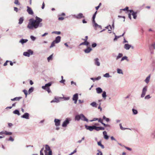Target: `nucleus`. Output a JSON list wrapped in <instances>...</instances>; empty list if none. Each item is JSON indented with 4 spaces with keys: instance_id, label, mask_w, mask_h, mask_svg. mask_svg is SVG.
Returning a JSON list of instances; mask_svg holds the SVG:
<instances>
[{
    "instance_id": "nucleus-1",
    "label": "nucleus",
    "mask_w": 155,
    "mask_h": 155,
    "mask_svg": "<svg viewBox=\"0 0 155 155\" xmlns=\"http://www.w3.org/2000/svg\"><path fill=\"white\" fill-rule=\"evenodd\" d=\"M35 20L33 18H31L29 20V22L27 25V28L31 29L36 28L39 26L40 22L42 21V19L36 16Z\"/></svg>"
},
{
    "instance_id": "nucleus-2",
    "label": "nucleus",
    "mask_w": 155,
    "mask_h": 155,
    "mask_svg": "<svg viewBox=\"0 0 155 155\" xmlns=\"http://www.w3.org/2000/svg\"><path fill=\"white\" fill-rule=\"evenodd\" d=\"M45 155H52V151L48 145H45V150L44 151Z\"/></svg>"
},
{
    "instance_id": "nucleus-3",
    "label": "nucleus",
    "mask_w": 155,
    "mask_h": 155,
    "mask_svg": "<svg viewBox=\"0 0 155 155\" xmlns=\"http://www.w3.org/2000/svg\"><path fill=\"white\" fill-rule=\"evenodd\" d=\"M51 84L52 83L49 82L45 84V86H42V88L43 89L45 90L48 93H49L51 92L49 87L51 85Z\"/></svg>"
},
{
    "instance_id": "nucleus-4",
    "label": "nucleus",
    "mask_w": 155,
    "mask_h": 155,
    "mask_svg": "<svg viewBox=\"0 0 155 155\" xmlns=\"http://www.w3.org/2000/svg\"><path fill=\"white\" fill-rule=\"evenodd\" d=\"M33 54V51L31 50H29L28 52H25L23 53V55L25 56L29 57L30 55H32Z\"/></svg>"
},
{
    "instance_id": "nucleus-5",
    "label": "nucleus",
    "mask_w": 155,
    "mask_h": 155,
    "mask_svg": "<svg viewBox=\"0 0 155 155\" xmlns=\"http://www.w3.org/2000/svg\"><path fill=\"white\" fill-rule=\"evenodd\" d=\"M97 11H96L95 12V13L94 14L93 17H92V22H93V24H94L95 27H97L98 26V24H97L95 22V18L96 17V14L97 13Z\"/></svg>"
},
{
    "instance_id": "nucleus-6",
    "label": "nucleus",
    "mask_w": 155,
    "mask_h": 155,
    "mask_svg": "<svg viewBox=\"0 0 155 155\" xmlns=\"http://www.w3.org/2000/svg\"><path fill=\"white\" fill-rule=\"evenodd\" d=\"M147 86H145L143 88L142 93L141 94V97H144L146 94V92L147 91Z\"/></svg>"
},
{
    "instance_id": "nucleus-7",
    "label": "nucleus",
    "mask_w": 155,
    "mask_h": 155,
    "mask_svg": "<svg viewBox=\"0 0 155 155\" xmlns=\"http://www.w3.org/2000/svg\"><path fill=\"white\" fill-rule=\"evenodd\" d=\"M73 100L74 101V103L76 104L77 103V100L78 99V94H74L73 97Z\"/></svg>"
},
{
    "instance_id": "nucleus-8",
    "label": "nucleus",
    "mask_w": 155,
    "mask_h": 155,
    "mask_svg": "<svg viewBox=\"0 0 155 155\" xmlns=\"http://www.w3.org/2000/svg\"><path fill=\"white\" fill-rule=\"evenodd\" d=\"M27 11L28 13L30 15H32L34 13L31 8L28 6H27Z\"/></svg>"
},
{
    "instance_id": "nucleus-9",
    "label": "nucleus",
    "mask_w": 155,
    "mask_h": 155,
    "mask_svg": "<svg viewBox=\"0 0 155 155\" xmlns=\"http://www.w3.org/2000/svg\"><path fill=\"white\" fill-rule=\"evenodd\" d=\"M3 134H5L6 135H11L12 134V133L11 132H8L6 131H4L0 132V135H2Z\"/></svg>"
},
{
    "instance_id": "nucleus-10",
    "label": "nucleus",
    "mask_w": 155,
    "mask_h": 155,
    "mask_svg": "<svg viewBox=\"0 0 155 155\" xmlns=\"http://www.w3.org/2000/svg\"><path fill=\"white\" fill-rule=\"evenodd\" d=\"M69 123V121L68 118H67L66 120L63 123L62 126L63 127H66L67 125Z\"/></svg>"
},
{
    "instance_id": "nucleus-11",
    "label": "nucleus",
    "mask_w": 155,
    "mask_h": 155,
    "mask_svg": "<svg viewBox=\"0 0 155 155\" xmlns=\"http://www.w3.org/2000/svg\"><path fill=\"white\" fill-rule=\"evenodd\" d=\"M75 17L77 19H81L84 18V17L83 16V14L81 13H79L77 15L75 16Z\"/></svg>"
},
{
    "instance_id": "nucleus-12",
    "label": "nucleus",
    "mask_w": 155,
    "mask_h": 155,
    "mask_svg": "<svg viewBox=\"0 0 155 155\" xmlns=\"http://www.w3.org/2000/svg\"><path fill=\"white\" fill-rule=\"evenodd\" d=\"M130 13L133 16V18L134 19H136L137 17V13L134 12L133 10H130L129 11Z\"/></svg>"
},
{
    "instance_id": "nucleus-13",
    "label": "nucleus",
    "mask_w": 155,
    "mask_h": 155,
    "mask_svg": "<svg viewBox=\"0 0 155 155\" xmlns=\"http://www.w3.org/2000/svg\"><path fill=\"white\" fill-rule=\"evenodd\" d=\"M22 118L28 119L29 118V114L27 113H25L21 117Z\"/></svg>"
},
{
    "instance_id": "nucleus-14",
    "label": "nucleus",
    "mask_w": 155,
    "mask_h": 155,
    "mask_svg": "<svg viewBox=\"0 0 155 155\" xmlns=\"http://www.w3.org/2000/svg\"><path fill=\"white\" fill-rule=\"evenodd\" d=\"M55 124L56 126H58L60 125V120L58 119H55L54 120Z\"/></svg>"
},
{
    "instance_id": "nucleus-15",
    "label": "nucleus",
    "mask_w": 155,
    "mask_h": 155,
    "mask_svg": "<svg viewBox=\"0 0 155 155\" xmlns=\"http://www.w3.org/2000/svg\"><path fill=\"white\" fill-rule=\"evenodd\" d=\"M61 38V37L60 36H58L55 39V40H54V41L56 43H58L60 42Z\"/></svg>"
},
{
    "instance_id": "nucleus-16",
    "label": "nucleus",
    "mask_w": 155,
    "mask_h": 155,
    "mask_svg": "<svg viewBox=\"0 0 155 155\" xmlns=\"http://www.w3.org/2000/svg\"><path fill=\"white\" fill-rule=\"evenodd\" d=\"M87 129L89 130L90 131H92L94 129V126H86Z\"/></svg>"
},
{
    "instance_id": "nucleus-17",
    "label": "nucleus",
    "mask_w": 155,
    "mask_h": 155,
    "mask_svg": "<svg viewBox=\"0 0 155 155\" xmlns=\"http://www.w3.org/2000/svg\"><path fill=\"white\" fill-rule=\"evenodd\" d=\"M98 61L99 59L98 58H96L94 59L95 64L97 66H99L100 65V63Z\"/></svg>"
},
{
    "instance_id": "nucleus-18",
    "label": "nucleus",
    "mask_w": 155,
    "mask_h": 155,
    "mask_svg": "<svg viewBox=\"0 0 155 155\" xmlns=\"http://www.w3.org/2000/svg\"><path fill=\"white\" fill-rule=\"evenodd\" d=\"M131 47V46L128 44H125L124 45V48L126 50H129Z\"/></svg>"
},
{
    "instance_id": "nucleus-19",
    "label": "nucleus",
    "mask_w": 155,
    "mask_h": 155,
    "mask_svg": "<svg viewBox=\"0 0 155 155\" xmlns=\"http://www.w3.org/2000/svg\"><path fill=\"white\" fill-rule=\"evenodd\" d=\"M81 119L84 121H87L88 120L82 114H81Z\"/></svg>"
},
{
    "instance_id": "nucleus-20",
    "label": "nucleus",
    "mask_w": 155,
    "mask_h": 155,
    "mask_svg": "<svg viewBox=\"0 0 155 155\" xmlns=\"http://www.w3.org/2000/svg\"><path fill=\"white\" fill-rule=\"evenodd\" d=\"M92 50V49L90 47H88L84 50V52L86 53H89Z\"/></svg>"
},
{
    "instance_id": "nucleus-21",
    "label": "nucleus",
    "mask_w": 155,
    "mask_h": 155,
    "mask_svg": "<svg viewBox=\"0 0 155 155\" xmlns=\"http://www.w3.org/2000/svg\"><path fill=\"white\" fill-rule=\"evenodd\" d=\"M103 134L104 136V138L106 140H107L109 138V137L107 135L106 132L105 131H104Z\"/></svg>"
},
{
    "instance_id": "nucleus-22",
    "label": "nucleus",
    "mask_w": 155,
    "mask_h": 155,
    "mask_svg": "<svg viewBox=\"0 0 155 155\" xmlns=\"http://www.w3.org/2000/svg\"><path fill=\"white\" fill-rule=\"evenodd\" d=\"M96 90L97 93L98 94L101 93L102 91V89L100 87L96 88Z\"/></svg>"
},
{
    "instance_id": "nucleus-23",
    "label": "nucleus",
    "mask_w": 155,
    "mask_h": 155,
    "mask_svg": "<svg viewBox=\"0 0 155 155\" xmlns=\"http://www.w3.org/2000/svg\"><path fill=\"white\" fill-rule=\"evenodd\" d=\"M89 44V43L87 41H84V42H83L81 43L80 45H84L87 46Z\"/></svg>"
},
{
    "instance_id": "nucleus-24",
    "label": "nucleus",
    "mask_w": 155,
    "mask_h": 155,
    "mask_svg": "<svg viewBox=\"0 0 155 155\" xmlns=\"http://www.w3.org/2000/svg\"><path fill=\"white\" fill-rule=\"evenodd\" d=\"M28 41V40L26 39H21L20 41V42H21V44H23L25 43L26 42Z\"/></svg>"
},
{
    "instance_id": "nucleus-25",
    "label": "nucleus",
    "mask_w": 155,
    "mask_h": 155,
    "mask_svg": "<svg viewBox=\"0 0 155 155\" xmlns=\"http://www.w3.org/2000/svg\"><path fill=\"white\" fill-rule=\"evenodd\" d=\"M150 74L148 77H147L146 79L145 80V81L147 83H148L149 81L150 78Z\"/></svg>"
},
{
    "instance_id": "nucleus-26",
    "label": "nucleus",
    "mask_w": 155,
    "mask_h": 155,
    "mask_svg": "<svg viewBox=\"0 0 155 155\" xmlns=\"http://www.w3.org/2000/svg\"><path fill=\"white\" fill-rule=\"evenodd\" d=\"M21 97H16L14 98L13 99H12L11 100L12 101H19L21 98Z\"/></svg>"
},
{
    "instance_id": "nucleus-27",
    "label": "nucleus",
    "mask_w": 155,
    "mask_h": 155,
    "mask_svg": "<svg viewBox=\"0 0 155 155\" xmlns=\"http://www.w3.org/2000/svg\"><path fill=\"white\" fill-rule=\"evenodd\" d=\"M91 105L93 107H97V105L96 103L95 102H93L91 103Z\"/></svg>"
},
{
    "instance_id": "nucleus-28",
    "label": "nucleus",
    "mask_w": 155,
    "mask_h": 155,
    "mask_svg": "<svg viewBox=\"0 0 155 155\" xmlns=\"http://www.w3.org/2000/svg\"><path fill=\"white\" fill-rule=\"evenodd\" d=\"M101 78V77L100 76H98V77L95 78H91V79L93 80L94 81V80H98L99 79H100Z\"/></svg>"
},
{
    "instance_id": "nucleus-29",
    "label": "nucleus",
    "mask_w": 155,
    "mask_h": 155,
    "mask_svg": "<svg viewBox=\"0 0 155 155\" xmlns=\"http://www.w3.org/2000/svg\"><path fill=\"white\" fill-rule=\"evenodd\" d=\"M81 114L80 115H76L75 117V120H79L81 119Z\"/></svg>"
},
{
    "instance_id": "nucleus-30",
    "label": "nucleus",
    "mask_w": 155,
    "mask_h": 155,
    "mask_svg": "<svg viewBox=\"0 0 155 155\" xmlns=\"http://www.w3.org/2000/svg\"><path fill=\"white\" fill-rule=\"evenodd\" d=\"M97 144L99 146H100L102 148L104 149V145L101 144V141H100L98 142H97Z\"/></svg>"
},
{
    "instance_id": "nucleus-31",
    "label": "nucleus",
    "mask_w": 155,
    "mask_h": 155,
    "mask_svg": "<svg viewBox=\"0 0 155 155\" xmlns=\"http://www.w3.org/2000/svg\"><path fill=\"white\" fill-rule=\"evenodd\" d=\"M13 113L15 114H17L18 115H20V113L19 111L18 110H15L13 111Z\"/></svg>"
},
{
    "instance_id": "nucleus-32",
    "label": "nucleus",
    "mask_w": 155,
    "mask_h": 155,
    "mask_svg": "<svg viewBox=\"0 0 155 155\" xmlns=\"http://www.w3.org/2000/svg\"><path fill=\"white\" fill-rule=\"evenodd\" d=\"M53 54H51L50 56L47 59L48 61H49L50 60H52Z\"/></svg>"
},
{
    "instance_id": "nucleus-33",
    "label": "nucleus",
    "mask_w": 155,
    "mask_h": 155,
    "mask_svg": "<svg viewBox=\"0 0 155 155\" xmlns=\"http://www.w3.org/2000/svg\"><path fill=\"white\" fill-rule=\"evenodd\" d=\"M24 20V19L23 17H21L20 18L19 20L18 23L19 24H21L22 23Z\"/></svg>"
},
{
    "instance_id": "nucleus-34",
    "label": "nucleus",
    "mask_w": 155,
    "mask_h": 155,
    "mask_svg": "<svg viewBox=\"0 0 155 155\" xmlns=\"http://www.w3.org/2000/svg\"><path fill=\"white\" fill-rule=\"evenodd\" d=\"M123 56V54L122 53H119L116 59L117 60Z\"/></svg>"
},
{
    "instance_id": "nucleus-35",
    "label": "nucleus",
    "mask_w": 155,
    "mask_h": 155,
    "mask_svg": "<svg viewBox=\"0 0 155 155\" xmlns=\"http://www.w3.org/2000/svg\"><path fill=\"white\" fill-rule=\"evenodd\" d=\"M59 102L58 100L56 98H55L53 100H52L51 101V103L52 102Z\"/></svg>"
},
{
    "instance_id": "nucleus-36",
    "label": "nucleus",
    "mask_w": 155,
    "mask_h": 155,
    "mask_svg": "<svg viewBox=\"0 0 155 155\" xmlns=\"http://www.w3.org/2000/svg\"><path fill=\"white\" fill-rule=\"evenodd\" d=\"M34 90V88L33 87H31L28 90V92L29 94L32 92Z\"/></svg>"
},
{
    "instance_id": "nucleus-37",
    "label": "nucleus",
    "mask_w": 155,
    "mask_h": 155,
    "mask_svg": "<svg viewBox=\"0 0 155 155\" xmlns=\"http://www.w3.org/2000/svg\"><path fill=\"white\" fill-rule=\"evenodd\" d=\"M102 97L103 98H104L105 99L106 98V93L105 91H103V94H102Z\"/></svg>"
},
{
    "instance_id": "nucleus-38",
    "label": "nucleus",
    "mask_w": 155,
    "mask_h": 155,
    "mask_svg": "<svg viewBox=\"0 0 155 155\" xmlns=\"http://www.w3.org/2000/svg\"><path fill=\"white\" fill-rule=\"evenodd\" d=\"M56 43L54 41L51 43V45L50 46V48H52L55 45V44Z\"/></svg>"
},
{
    "instance_id": "nucleus-39",
    "label": "nucleus",
    "mask_w": 155,
    "mask_h": 155,
    "mask_svg": "<svg viewBox=\"0 0 155 155\" xmlns=\"http://www.w3.org/2000/svg\"><path fill=\"white\" fill-rule=\"evenodd\" d=\"M120 129L122 130H124L125 129H128V128H124L122 126V124H120Z\"/></svg>"
},
{
    "instance_id": "nucleus-40",
    "label": "nucleus",
    "mask_w": 155,
    "mask_h": 155,
    "mask_svg": "<svg viewBox=\"0 0 155 155\" xmlns=\"http://www.w3.org/2000/svg\"><path fill=\"white\" fill-rule=\"evenodd\" d=\"M124 60H127V57L126 56H124L121 59V61H122Z\"/></svg>"
},
{
    "instance_id": "nucleus-41",
    "label": "nucleus",
    "mask_w": 155,
    "mask_h": 155,
    "mask_svg": "<svg viewBox=\"0 0 155 155\" xmlns=\"http://www.w3.org/2000/svg\"><path fill=\"white\" fill-rule=\"evenodd\" d=\"M132 111L133 113L135 114H137V111L136 110L133 109Z\"/></svg>"
},
{
    "instance_id": "nucleus-42",
    "label": "nucleus",
    "mask_w": 155,
    "mask_h": 155,
    "mask_svg": "<svg viewBox=\"0 0 155 155\" xmlns=\"http://www.w3.org/2000/svg\"><path fill=\"white\" fill-rule=\"evenodd\" d=\"M64 19V18L63 17L59 16L58 20L59 21L63 20Z\"/></svg>"
},
{
    "instance_id": "nucleus-43",
    "label": "nucleus",
    "mask_w": 155,
    "mask_h": 155,
    "mask_svg": "<svg viewBox=\"0 0 155 155\" xmlns=\"http://www.w3.org/2000/svg\"><path fill=\"white\" fill-rule=\"evenodd\" d=\"M117 72L119 74H122V71L119 69H117Z\"/></svg>"
},
{
    "instance_id": "nucleus-44",
    "label": "nucleus",
    "mask_w": 155,
    "mask_h": 155,
    "mask_svg": "<svg viewBox=\"0 0 155 155\" xmlns=\"http://www.w3.org/2000/svg\"><path fill=\"white\" fill-rule=\"evenodd\" d=\"M98 120L99 122L101 123L102 124L103 123V120L101 118H98Z\"/></svg>"
},
{
    "instance_id": "nucleus-45",
    "label": "nucleus",
    "mask_w": 155,
    "mask_h": 155,
    "mask_svg": "<svg viewBox=\"0 0 155 155\" xmlns=\"http://www.w3.org/2000/svg\"><path fill=\"white\" fill-rule=\"evenodd\" d=\"M44 148H42L40 151V155H44V153H43V151Z\"/></svg>"
},
{
    "instance_id": "nucleus-46",
    "label": "nucleus",
    "mask_w": 155,
    "mask_h": 155,
    "mask_svg": "<svg viewBox=\"0 0 155 155\" xmlns=\"http://www.w3.org/2000/svg\"><path fill=\"white\" fill-rule=\"evenodd\" d=\"M14 3L15 4H17V5H20V3L18 2V0H15Z\"/></svg>"
},
{
    "instance_id": "nucleus-47",
    "label": "nucleus",
    "mask_w": 155,
    "mask_h": 155,
    "mask_svg": "<svg viewBox=\"0 0 155 155\" xmlns=\"http://www.w3.org/2000/svg\"><path fill=\"white\" fill-rule=\"evenodd\" d=\"M104 76L105 77H109L110 76L109 74L107 73L104 75Z\"/></svg>"
},
{
    "instance_id": "nucleus-48",
    "label": "nucleus",
    "mask_w": 155,
    "mask_h": 155,
    "mask_svg": "<svg viewBox=\"0 0 155 155\" xmlns=\"http://www.w3.org/2000/svg\"><path fill=\"white\" fill-rule=\"evenodd\" d=\"M94 129L97 131H98L99 130V127H97L96 126H94Z\"/></svg>"
},
{
    "instance_id": "nucleus-49",
    "label": "nucleus",
    "mask_w": 155,
    "mask_h": 155,
    "mask_svg": "<svg viewBox=\"0 0 155 155\" xmlns=\"http://www.w3.org/2000/svg\"><path fill=\"white\" fill-rule=\"evenodd\" d=\"M14 140V139L12 137H10L8 139V140L13 141Z\"/></svg>"
},
{
    "instance_id": "nucleus-50",
    "label": "nucleus",
    "mask_w": 155,
    "mask_h": 155,
    "mask_svg": "<svg viewBox=\"0 0 155 155\" xmlns=\"http://www.w3.org/2000/svg\"><path fill=\"white\" fill-rule=\"evenodd\" d=\"M23 91L24 92L25 94L26 95V96L28 94L27 91L25 90H24Z\"/></svg>"
},
{
    "instance_id": "nucleus-51",
    "label": "nucleus",
    "mask_w": 155,
    "mask_h": 155,
    "mask_svg": "<svg viewBox=\"0 0 155 155\" xmlns=\"http://www.w3.org/2000/svg\"><path fill=\"white\" fill-rule=\"evenodd\" d=\"M128 7H126L125 8H124V9H121V10H123V11H128Z\"/></svg>"
},
{
    "instance_id": "nucleus-52",
    "label": "nucleus",
    "mask_w": 155,
    "mask_h": 155,
    "mask_svg": "<svg viewBox=\"0 0 155 155\" xmlns=\"http://www.w3.org/2000/svg\"><path fill=\"white\" fill-rule=\"evenodd\" d=\"M77 152V149H76L73 152H72L71 153L69 154V155H72V154H73L74 153H76Z\"/></svg>"
},
{
    "instance_id": "nucleus-53",
    "label": "nucleus",
    "mask_w": 155,
    "mask_h": 155,
    "mask_svg": "<svg viewBox=\"0 0 155 155\" xmlns=\"http://www.w3.org/2000/svg\"><path fill=\"white\" fill-rule=\"evenodd\" d=\"M97 46V44L96 43H94L92 45V47L93 48H94Z\"/></svg>"
},
{
    "instance_id": "nucleus-54",
    "label": "nucleus",
    "mask_w": 155,
    "mask_h": 155,
    "mask_svg": "<svg viewBox=\"0 0 155 155\" xmlns=\"http://www.w3.org/2000/svg\"><path fill=\"white\" fill-rule=\"evenodd\" d=\"M9 61H6L5 63L3 65L4 66H6L7 65V63L9 62Z\"/></svg>"
},
{
    "instance_id": "nucleus-55",
    "label": "nucleus",
    "mask_w": 155,
    "mask_h": 155,
    "mask_svg": "<svg viewBox=\"0 0 155 155\" xmlns=\"http://www.w3.org/2000/svg\"><path fill=\"white\" fill-rule=\"evenodd\" d=\"M150 95H147L145 97V99H149L150 98Z\"/></svg>"
},
{
    "instance_id": "nucleus-56",
    "label": "nucleus",
    "mask_w": 155,
    "mask_h": 155,
    "mask_svg": "<svg viewBox=\"0 0 155 155\" xmlns=\"http://www.w3.org/2000/svg\"><path fill=\"white\" fill-rule=\"evenodd\" d=\"M30 37L31 39L33 41H34L35 39V38L33 36H31Z\"/></svg>"
},
{
    "instance_id": "nucleus-57",
    "label": "nucleus",
    "mask_w": 155,
    "mask_h": 155,
    "mask_svg": "<svg viewBox=\"0 0 155 155\" xmlns=\"http://www.w3.org/2000/svg\"><path fill=\"white\" fill-rule=\"evenodd\" d=\"M99 151V152L97 153V155H102V153L101 151H99V150H98Z\"/></svg>"
},
{
    "instance_id": "nucleus-58",
    "label": "nucleus",
    "mask_w": 155,
    "mask_h": 155,
    "mask_svg": "<svg viewBox=\"0 0 155 155\" xmlns=\"http://www.w3.org/2000/svg\"><path fill=\"white\" fill-rule=\"evenodd\" d=\"M99 130H104V128L101 127H99Z\"/></svg>"
},
{
    "instance_id": "nucleus-59",
    "label": "nucleus",
    "mask_w": 155,
    "mask_h": 155,
    "mask_svg": "<svg viewBox=\"0 0 155 155\" xmlns=\"http://www.w3.org/2000/svg\"><path fill=\"white\" fill-rule=\"evenodd\" d=\"M102 124H103L104 125V126H105V127H110V126L109 125L106 124L104 123H102Z\"/></svg>"
},
{
    "instance_id": "nucleus-60",
    "label": "nucleus",
    "mask_w": 155,
    "mask_h": 155,
    "mask_svg": "<svg viewBox=\"0 0 155 155\" xmlns=\"http://www.w3.org/2000/svg\"><path fill=\"white\" fill-rule=\"evenodd\" d=\"M87 39H88V36H86L85 37V38L83 39V40L85 41H87Z\"/></svg>"
},
{
    "instance_id": "nucleus-61",
    "label": "nucleus",
    "mask_w": 155,
    "mask_h": 155,
    "mask_svg": "<svg viewBox=\"0 0 155 155\" xmlns=\"http://www.w3.org/2000/svg\"><path fill=\"white\" fill-rule=\"evenodd\" d=\"M125 147L127 149V150H130V151H131V150L132 149L131 148H129V147Z\"/></svg>"
},
{
    "instance_id": "nucleus-62",
    "label": "nucleus",
    "mask_w": 155,
    "mask_h": 155,
    "mask_svg": "<svg viewBox=\"0 0 155 155\" xmlns=\"http://www.w3.org/2000/svg\"><path fill=\"white\" fill-rule=\"evenodd\" d=\"M54 33L57 35H59L61 33V32L60 31H55L54 32Z\"/></svg>"
},
{
    "instance_id": "nucleus-63",
    "label": "nucleus",
    "mask_w": 155,
    "mask_h": 155,
    "mask_svg": "<svg viewBox=\"0 0 155 155\" xmlns=\"http://www.w3.org/2000/svg\"><path fill=\"white\" fill-rule=\"evenodd\" d=\"M65 13H63L61 15H59V16H65Z\"/></svg>"
},
{
    "instance_id": "nucleus-64",
    "label": "nucleus",
    "mask_w": 155,
    "mask_h": 155,
    "mask_svg": "<svg viewBox=\"0 0 155 155\" xmlns=\"http://www.w3.org/2000/svg\"><path fill=\"white\" fill-rule=\"evenodd\" d=\"M14 10L17 12L18 11V8L17 7H14Z\"/></svg>"
}]
</instances>
